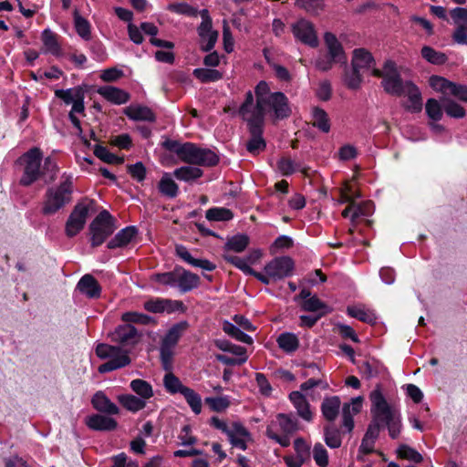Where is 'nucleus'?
<instances>
[{
    "label": "nucleus",
    "instance_id": "obj_1",
    "mask_svg": "<svg viewBox=\"0 0 467 467\" xmlns=\"http://www.w3.org/2000/svg\"><path fill=\"white\" fill-rule=\"evenodd\" d=\"M110 340L117 346L107 343H99L95 348V353L99 359L107 360L98 368L101 374L109 373L129 366L131 362L130 352L126 347H134L141 337L137 328L130 324L119 325L109 334Z\"/></svg>",
    "mask_w": 467,
    "mask_h": 467
},
{
    "label": "nucleus",
    "instance_id": "obj_2",
    "mask_svg": "<svg viewBox=\"0 0 467 467\" xmlns=\"http://www.w3.org/2000/svg\"><path fill=\"white\" fill-rule=\"evenodd\" d=\"M42 158V151L38 148L30 149L19 158V162L24 167L19 181L21 185L30 186L41 178L45 183L55 181L58 171L56 161L51 157H47L41 167Z\"/></svg>",
    "mask_w": 467,
    "mask_h": 467
},
{
    "label": "nucleus",
    "instance_id": "obj_3",
    "mask_svg": "<svg viewBox=\"0 0 467 467\" xmlns=\"http://www.w3.org/2000/svg\"><path fill=\"white\" fill-rule=\"evenodd\" d=\"M163 146L175 153L181 161L191 165L213 166L219 161L218 156L213 150L200 148L192 142L180 143L168 140Z\"/></svg>",
    "mask_w": 467,
    "mask_h": 467
},
{
    "label": "nucleus",
    "instance_id": "obj_4",
    "mask_svg": "<svg viewBox=\"0 0 467 467\" xmlns=\"http://www.w3.org/2000/svg\"><path fill=\"white\" fill-rule=\"evenodd\" d=\"M369 399L371 401V414L376 421L388 428L391 439H397L401 432V417L397 410L392 408L384 398L379 388L374 389Z\"/></svg>",
    "mask_w": 467,
    "mask_h": 467
},
{
    "label": "nucleus",
    "instance_id": "obj_5",
    "mask_svg": "<svg viewBox=\"0 0 467 467\" xmlns=\"http://www.w3.org/2000/svg\"><path fill=\"white\" fill-rule=\"evenodd\" d=\"M255 95L260 96L265 116L274 121L288 118L291 114L288 99L282 92H271L265 81H260L254 89Z\"/></svg>",
    "mask_w": 467,
    "mask_h": 467
},
{
    "label": "nucleus",
    "instance_id": "obj_6",
    "mask_svg": "<svg viewBox=\"0 0 467 467\" xmlns=\"http://www.w3.org/2000/svg\"><path fill=\"white\" fill-rule=\"evenodd\" d=\"M322 389H328V383L323 379H309L300 385V390H294L289 394V400L296 410L297 415L306 421H311L314 413L311 406L306 399L307 395L312 400L319 399V395H316L314 391L309 392L314 388Z\"/></svg>",
    "mask_w": 467,
    "mask_h": 467
},
{
    "label": "nucleus",
    "instance_id": "obj_7",
    "mask_svg": "<svg viewBox=\"0 0 467 467\" xmlns=\"http://www.w3.org/2000/svg\"><path fill=\"white\" fill-rule=\"evenodd\" d=\"M63 181L57 187H50L45 194L42 213L52 215L69 203L73 193V181L69 175H63Z\"/></svg>",
    "mask_w": 467,
    "mask_h": 467
},
{
    "label": "nucleus",
    "instance_id": "obj_8",
    "mask_svg": "<svg viewBox=\"0 0 467 467\" xmlns=\"http://www.w3.org/2000/svg\"><path fill=\"white\" fill-rule=\"evenodd\" d=\"M299 423L296 417L279 413L266 428V436L280 444L282 447L290 445V437L297 431Z\"/></svg>",
    "mask_w": 467,
    "mask_h": 467
},
{
    "label": "nucleus",
    "instance_id": "obj_9",
    "mask_svg": "<svg viewBox=\"0 0 467 467\" xmlns=\"http://www.w3.org/2000/svg\"><path fill=\"white\" fill-rule=\"evenodd\" d=\"M259 95H254L251 90L245 93L244 102L238 109L239 117L246 123L247 128L264 127L265 110Z\"/></svg>",
    "mask_w": 467,
    "mask_h": 467
},
{
    "label": "nucleus",
    "instance_id": "obj_10",
    "mask_svg": "<svg viewBox=\"0 0 467 467\" xmlns=\"http://www.w3.org/2000/svg\"><path fill=\"white\" fill-rule=\"evenodd\" d=\"M294 266V261L289 256L275 257L265 265L263 273L257 272L256 279L265 285H269L271 282L290 276Z\"/></svg>",
    "mask_w": 467,
    "mask_h": 467
},
{
    "label": "nucleus",
    "instance_id": "obj_11",
    "mask_svg": "<svg viewBox=\"0 0 467 467\" xmlns=\"http://www.w3.org/2000/svg\"><path fill=\"white\" fill-rule=\"evenodd\" d=\"M187 327L188 323L186 321L176 323L163 337L160 347V355L165 370H171L174 348Z\"/></svg>",
    "mask_w": 467,
    "mask_h": 467
},
{
    "label": "nucleus",
    "instance_id": "obj_12",
    "mask_svg": "<svg viewBox=\"0 0 467 467\" xmlns=\"http://www.w3.org/2000/svg\"><path fill=\"white\" fill-rule=\"evenodd\" d=\"M373 76L382 78V86L384 90L390 94L400 97L406 88L407 81L403 82L398 73L395 63L388 60L384 64L383 71L379 69L373 70Z\"/></svg>",
    "mask_w": 467,
    "mask_h": 467
},
{
    "label": "nucleus",
    "instance_id": "obj_13",
    "mask_svg": "<svg viewBox=\"0 0 467 467\" xmlns=\"http://www.w3.org/2000/svg\"><path fill=\"white\" fill-rule=\"evenodd\" d=\"M114 222V218L107 210H103L96 216L89 225L92 246L102 244L113 234L116 229Z\"/></svg>",
    "mask_w": 467,
    "mask_h": 467
},
{
    "label": "nucleus",
    "instance_id": "obj_14",
    "mask_svg": "<svg viewBox=\"0 0 467 467\" xmlns=\"http://www.w3.org/2000/svg\"><path fill=\"white\" fill-rule=\"evenodd\" d=\"M94 202L89 199H83L78 202L66 223V234L68 237L77 235L85 226L89 210Z\"/></svg>",
    "mask_w": 467,
    "mask_h": 467
},
{
    "label": "nucleus",
    "instance_id": "obj_15",
    "mask_svg": "<svg viewBox=\"0 0 467 467\" xmlns=\"http://www.w3.org/2000/svg\"><path fill=\"white\" fill-rule=\"evenodd\" d=\"M200 16L202 22L198 26V34L202 42H206L202 44V48L207 52L213 48L218 38V32L213 29L212 18L207 9L201 10Z\"/></svg>",
    "mask_w": 467,
    "mask_h": 467
},
{
    "label": "nucleus",
    "instance_id": "obj_16",
    "mask_svg": "<svg viewBox=\"0 0 467 467\" xmlns=\"http://www.w3.org/2000/svg\"><path fill=\"white\" fill-rule=\"evenodd\" d=\"M294 36L311 47L318 46V39L314 25L306 19H300L292 26Z\"/></svg>",
    "mask_w": 467,
    "mask_h": 467
},
{
    "label": "nucleus",
    "instance_id": "obj_17",
    "mask_svg": "<svg viewBox=\"0 0 467 467\" xmlns=\"http://www.w3.org/2000/svg\"><path fill=\"white\" fill-rule=\"evenodd\" d=\"M145 310L151 313H173L184 312L185 306L182 301L167 298H154L144 303Z\"/></svg>",
    "mask_w": 467,
    "mask_h": 467
},
{
    "label": "nucleus",
    "instance_id": "obj_18",
    "mask_svg": "<svg viewBox=\"0 0 467 467\" xmlns=\"http://www.w3.org/2000/svg\"><path fill=\"white\" fill-rule=\"evenodd\" d=\"M230 443L240 450L247 449V441L251 440V435L247 429L240 422H234L231 425V431L227 435Z\"/></svg>",
    "mask_w": 467,
    "mask_h": 467
},
{
    "label": "nucleus",
    "instance_id": "obj_19",
    "mask_svg": "<svg viewBox=\"0 0 467 467\" xmlns=\"http://www.w3.org/2000/svg\"><path fill=\"white\" fill-rule=\"evenodd\" d=\"M402 96L408 98L403 107L406 110L418 113L422 109V99L420 89L410 81H407L406 88Z\"/></svg>",
    "mask_w": 467,
    "mask_h": 467
},
{
    "label": "nucleus",
    "instance_id": "obj_20",
    "mask_svg": "<svg viewBox=\"0 0 467 467\" xmlns=\"http://www.w3.org/2000/svg\"><path fill=\"white\" fill-rule=\"evenodd\" d=\"M86 425L93 431H109L117 428V421L108 416L101 414H93L86 418Z\"/></svg>",
    "mask_w": 467,
    "mask_h": 467
},
{
    "label": "nucleus",
    "instance_id": "obj_21",
    "mask_svg": "<svg viewBox=\"0 0 467 467\" xmlns=\"http://www.w3.org/2000/svg\"><path fill=\"white\" fill-rule=\"evenodd\" d=\"M124 114L129 119L136 121L154 122L156 120V116L150 108L138 104L125 108Z\"/></svg>",
    "mask_w": 467,
    "mask_h": 467
},
{
    "label": "nucleus",
    "instance_id": "obj_22",
    "mask_svg": "<svg viewBox=\"0 0 467 467\" xmlns=\"http://www.w3.org/2000/svg\"><path fill=\"white\" fill-rule=\"evenodd\" d=\"M325 44L327 48L328 56L337 63H346V56L342 45L332 33H326L324 36Z\"/></svg>",
    "mask_w": 467,
    "mask_h": 467
},
{
    "label": "nucleus",
    "instance_id": "obj_23",
    "mask_svg": "<svg viewBox=\"0 0 467 467\" xmlns=\"http://www.w3.org/2000/svg\"><path fill=\"white\" fill-rule=\"evenodd\" d=\"M98 93L108 101L117 105L125 104L130 99L128 92L112 86L100 87L98 89Z\"/></svg>",
    "mask_w": 467,
    "mask_h": 467
},
{
    "label": "nucleus",
    "instance_id": "obj_24",
    "mask_svg": "<svg viewBox=\"0 0 467 467\" xmlns=\"http://www.w3.org/2000/svg\"><path fill=\"white\" fill-rule=\"evenodd\" d=\"M79 292L88 298H98L101 293V286L91 275H83L77 285Z\"/></svg>",
    "mask_w": 467,
    "mask_h": 467
},
{
    "label": "nucleus",
    "instance_id": "obj_25",
    "mask_svg": "<svg viewBox=\"0 0 467 467\" xmlns=\"http://www.w3.org/2000/svg\"><path fill=\"white\" fill-rule=\"evenodd\" d=\"M91 403L95 410L103 413L117 415L119 412V407L101 391L94 394Z\"/></svg>",
    "mask_w": 467,
    "mask_h": 467
},
{
    "label": "nucleus",
    "instance_id": "obj_26",
    "mask_svg": "<svg viewBox=\"0 0 467 467\" xmlns=\"http://www.w3.org/2000/svg\"><path fill=\"white\" fill-rule=\"evenodd\" d=\"M200 278L197 275L184 269H177L176 287L181 292H188L199 285Z\"/></svg>",
    "mask_w": 467,
    "mask_h": 467
},
{
    "label": "nucleus",
    "instance_id": "obj_27",
    "mask_svg": "<svg viewBox=\"0 0 467 467\" xmlns=\"http://www.w3.org/2000/svg\"><path fill=\"white\" fill-rule=\"evenodd\" d=\"M352 67L355 69H376L372 55L364 48L355 49L353 52Z\"/></svg>",
    "mask_w": 467,
    "mask_h": 467
},
{
    "label": "nucleus",
    "instance_id": "obj_28",
    "mask_svg": "<svg viewBox=\"0 0 467 467\" xmlns=\"http://www.w3.org/2000/svg\"><path fill=\"white\" fill-rule=\"evenodd\" d=\"M251 135L247 141L246 149L250 153L257 154L265 148V141L263 138L264 127L248 128Z\"/></svg>",
    "mask_w": 467,
    "mask_h": 467
},
{
    "label": "nucleus",
    "instance_id": "obj_29",
    "mask_svg": "<svg viewBox=\"0 0 467 467\" xmlns=\"http://www.w3.org/2000/svg\"><path fill=\"white\" fill-rule=\"evenodd\" d=\"M341 406V400L337 396L327 397L321 404V411L324 418L328 421H334Z\"/></svg>",
    "mask_w": 467,
    "mask_h": 467
},
{
    "label": "nucleus",
    "instance_id": "obj_30",
    "mask_svg": "<svg viewBox=\"0 0 467 467\" xmlns=\"http://www.w3.org/2000/svg\"><path fill=\"white\" fill-rule=\"evenodd\" d=\"M137 234V229L134 226H128L120 230L115 236L108 243L109 249H115L127 245Z\"/></svg>",
    "mask_w": 467,
    "mask_h": 467
},
{
    "label": "nucleus",
    "instance_id": "obj_31",
    "mask_svg": "<svg viewBox=\"0 0 467 467\" xmlns=\"http://www.w3.org/2000/svg\"><path fill=\"white\" fill-rule=\"evenodd\" d=\"M312 124L324 133H328L331 129L328 114L319 107H313L311 109Z\"/></svg>",
    "mask_w": 467,
    "mask_h": 467
},
{
    "label": "nucleus",
    "instance_id": "obj_32",
    "mask_svg": "<svg viewBox=\"0 0 467 467\" xmlns=\"http://www.w3.org/2000/svg\"><path fill=\"white\" fill-rule=\"evenodd\" d=\"M158 189L161 194L171 199L177 197L179 193V186L169 172L163 173L159 182Z\"/></svg>",
    "mask_w": 467,
    "mask_h": 467
},
{
    "label": "nucleus",
    "instance_id": "obj_33",
    "mask_svg": "<svg viewBox=\"0 0 467 467\" xmlns=\"http://www.w3.org/2000/svg\"><path fill=\"white\" fill-rule=\"evenodd\" d=\"M276 343L284 352L288 354L296 352L299 348L298 337L290 332L281 333L276 338Z\"/></svg>",
    "mask_w": 467,
    "mask_h": 467
},
{
    "label": "nucleus",
    "instance_id": "obj_34",
    "mask_svg": "<svg viewBox=\"0 0 467 467\" xmlns=\"http://www.w3.org/2000/svg\"><path fill=\"white\" fill-rule=\"evenodd\" d=\"M130 388L138 395L137 397L142 399L145 402L151 399L154 395L152 386L144 379H136L131 380L130 383Z\"/></svg>",
    "mask_w": 467,
    "mask_h": 467
},
{
    "label": "nucleus",
    "instance_id": "obj_35",
    "mask_svg": "<svg viewBox=\"0 0 467 467\" xmlns=\"http://www.w3.org/2000/svg\"><path fill=\"white\" fill-rule=\"evenodd\" d=\"M118 401L120 405L130 412H138L146 407V402L142 399L132 394H122L118 396Z\"/></svg>",
    "mask_w": 467,
    "mask_h": 467
},
{
    "label": "nucleus",
    "instance_id": "obj_36",
    "mask_svg": "<svg viewBox=\"0 0 467 467\" xmlns=\"http://www.w3.org/2000/svg\"><path fill=\"white\" fill-rule=\"evenodd\" d=\"M173 176L183 182L194 181L202 176V171L198 167L182 166L173 171Z\"/></svg>",
    "mask_w": 467,
    "mask_h": 467
},
{
    "label": "nucleus",
    "instance_id": "obj_37",
    "mask_svg": "<svg viewBox=\"0 0 467 467\" xmlns=\"http://www.w3.org/2000/svg\"><path fill=\"white\" fill-rule=\"evenodd\" d=\"M249 244V237L245 234H237L228 239L224 244V253L234 251L235 253H241L246 249Z\"/></svg>",
    "mask_w": 467,
    "mask_h": 467
},
{
    "label": "nucleus",
    "instance_id": "obj_38",
    "mask_svg": "<svg viewBox=\"0 0 467 467\" xmlns=\"http://www.w3.org/2000/svg\"><path fill=\"white\" fill-rule=\"evenodd\" d=\"M223 259L234 265L235 267L243 271L245 275H253L256 278L257 272L254 271L249 265L248 261L245 258L239 257L236 255L230 254L229 253H224L223 254Z\"/></svg>",
    "mask_w": 467,
    "mask_h": 467
},
{
    "label": "nucleus",
    "instance_id": "obj_39",
    "mask_svg": "<svg viewBox=\"0 0 467 467\" xmlns=\"http://www.w3.org/2000/svg\"><path fill=\"white\" fill-rule=\"evenodd\" d=\"M42 41L46 52L57 56L60 53V46L57 43V36L49 29L42 32Z\"/></svg>",
    "mask_w": 467,
    "mask_h": 467
},
{
    "label": "nucleus",
    "instance_id": "obj_40",
    "mask_svg": "<svg viewBox=\"0 0 467 467\" xmlns=\"http://www.w3.org/2000/svg\"><path fill=\"white\" fill-rule=\"evenodd\" d=\"M168 371L169 372L166 373L163 378V385L165 389L171 394H182V389H187L188 387L184 386L180 379L176 377L172 372L170 370Z\"/></svg>",
    "mask_w": 467,
    "mask_h": 467
},
{
    "label": "nucleus",
    "instance_id": "obj_41",
    "mask_svg": "<svg viewBox=\"0 0 467 467\" xmlns=\"http://www.w3.org/2000/svg\"><path fill=\"white\" fill-rule=\"evenodd\" d=\"M182 395L196 415L202 412V398L195 390L188 387L182 389Z\"/></svg>",
    "mask_w": 467,
    "mask_h": 467
},
{
    "label": "nucleus",
    "instance_id": "obj_42",
    "mask_svg": "<svg viewBox=\"0 0 467 467\" xmlns=\"http://www.w3.org/2000/svg\"><path fill=\"white\" fill-rule=\"evenodd\" d=\"M74 25L77 33L85 40L90 38V25L87 19L82 17L78 9L74 11Z\"/></svg>",
    "mask_w": 467,
    "mask_h": 467
},
{
    "label": "nucleus",
    "instance_id": "obj_43",
    "mask_svg": "<svg viewBox=\"0 0 467 467\" xmlns=\"http://www.w3.org/2000/svg\"><path fill=\"white\" fill-rule=\"evenodd\" d=\"M121 320L127 324L136 323L141 325H149L154 323V318L143 313L129 311L121 316Z\"/></svg>",
    "mask_w": 467,
    "mask_h": 467
},
{
    "label": "nucleus",
    "instance_id": "obj_44",
    "mask_svg": "<svg viewBox=\"0 0 467 467\" xmlns=\"http://www.w3.org/2000/svg\"><path fill=\"white\" fill-rule=\"evenodd\" d=\"M430 86L437 92L442 93L444 96L451 94L453 82L439 76L430 78Z\"/></svg>",
    "mask_w": 467,
    "mask_h": 467
},
{
    "label": "nucleus",
    "instance_id": "obj_45",
    "mask_svg": "<svg viewBox=\"0 0 467 467\" xmlns=\"http://www.w3.org/2000/svg\"><path fill=\"white\" fill-rule=\"evenodd\" d=\"M443 105L435 99H429L425 104V111L429 119L433 121H439L443 116Z\"/></svg>",
    "mask_w": 467,
    "mask_h": 467
},
{
    "label": "nucleus",
    "instance_id": "obj_46",
    "mask_svg": "<svg viewBox=\"0 0 467 467\" xmlns=\"http://www.w3.org/2000/svg\"><path fill=\"white\" fill-rule=\"evenodd\" d=\"M193 75L203 83L217 81L223 78L220 71L210 68H196Z\"/></svg>",
    "mask_w": 467,
    "mask_h": 467
},
{
    "label": "nucleus",
    "instance_id": "obj_47",
    "mask_svg": "<svg viewBox=\"0 0 467 467\" xmlns=\"http://www.w3.org/2000/svg\"><path fill=\"white\" fill-rule=\"evenodd\" d=\"M353 207L354 212L351 215V222L353 223L356 222L357 219L363 216H368L374 211L373 203L369 201L362 202H356L353 201Z\"/></svg>",
    "mask_w": 467,
    "mask_h": 467
},
{
    "label": "nucleus",
    "instance_id": "obj_48",
    "mask_svg": "<svg viewBox=\"0 0 467 467\" xmlns=\"http://www.w3.org/2000/svg\"><path fill=\"white\" fill-rule=\"evenodd\" d=\"M421 56L428 62L435 65H442L446 62L447 59L445 54L438 52L428 46H425L421 48Z\"/></svg>",
    "mask_w": 467,
    "mask_h": 467
},
{
    "label": "nucleus",
    "instance_id": "obj_49",
    "mask_svg": "<svg viewBox=\"0 0 467 467\" xmlns=\"http://www.w3.org/2000/svg\"><path fill=\"white\" fill-rule=\"evenodd\" d=\"M397 453L400 458L410 461L414 463H419L423 460V457L420 452L405 444L399 446Z\"/></svg>",
    "mask_w": 467,
    "mask_h": 467
},
{
    "label": "nucleus",
    "instance_id": "obj_50",
    "mask_svg": "<svg viewBox=\"0 0 467 467\" xmlns=\"http://www.w3.org/2000/svg\"><path fill=\"white\" fill-rule=\"evenodd\" d=\"M85 111L84 106V95L82 97L77 99L75 102L72 103V109L69 112V119L72 122L73 126L78 129L81 132V125L80 120L76 116V113L83 114Z\"/></svg>",
    "mask_w": 467,
    "mask_h": 467
},
{
    "label": "nucleus",
    "instance_id": "obj_51",
    "mask_svg": "<svg viewBox=\"0 0 467 467\" xmlns=\"http://www.w3.org/2000/svg\"><path fill=\"white\" fill-rule=\"evenodd\" d=\"M302 307L306 311L317 312L322 311V315L329 312L328 306L323 303L317 296H310L303 302Z\"/></svg>",
    "mask_w": 467,
    "mask_h": 467
},
{
    "label": "nucleus",
    "instance_id": "obj_52",
    "mask_svg": "<svg viewBox=\"0 0 467 467\" xmlns=\"http://www.w3.org/2000/svg\"><path fill=\"white\" fill-rule=\"evenodd\" d=\"M233 218V213L226 208H211L206 212V219L215 222H225Z\"/></svg>",
    "mask_w": 467,
    "mask_h": 467
},
{
    "label": "nucleus",
    "instance_id": "obj_53",
    "mask_svg": "<svg viewBox=\"0 0 467 467\" xmlns=\"http://www.w3.org/2000/svg\"><path fill=\"white\" fill-rule=\"evenodd\" d=\"M443 109L446 114L451 118L461 119L465 116V109L450 99H444L442 100Z\"/></svg>",
    "mask_w": 467,
    "mask_h": 467
},
{
    "label": "nucleus",
    "instance_id": "obj_54",
    "mask_svg": "<svg viewBox=\"0 0 467 467\" xmlns=\"http://www.w3.org/2000/svg\"><path fill=\"white\" fill-rule=\"evenodd\" d=\"M215 345L219 349L230 352L235 355L236 357H247L246 349L244 347L234 345L227 340H217L215 342Z\"/></svg>",
    "mask_w": 467,
    "mask_h": 467
},
{
    "label": "nucleus",
    "instance_id": "obj_55",
    "mask_svg": "<svg viewBox=\"0 0 467 467\" xmlns=\"http://www.w3.org/2000/svg\"><path fill=\"white\" fill-rule=\"evenodd\" d=\"M325 441L330 448H339L341 446V436L339 431L330 426L326 427Z\"/></svg>",
    "mask_w": 467,
    "mask_h": 467
},
{
    "label": "nucleus",
    "instance_id": "obj_56",
    "mask_svg": "<svg viewBox=\"0 0 467 467\" xmlns=\"http://www.w3.org/2000/svg\"><path fill=\"white\" fill-rule=\"evenodd\" d=\"M57 98L62 99L67 105L72 104L77 99L82 97L83 93L79 89H57L55 91Z\"/></svg>",
    "mask_w": 467,
    "mask_h": 467
},
{
    "label": "nucleus",
    "instance_id": "obj_57",
    "mask_svg": "<svg viewBox=\"0 0 467 467\" xmlns=\"http://www.w3.org/2000/svg\"><path fill=\"white\" fill-rule=\"evenodd\" d=\"M347 311L350 317H355L363 322L370 323L375 318L374 314L372 312L363 307L348 306Z\"/></svg>",
    "mask_w": 467,
    "mask_h": 467
},
{
    "label": "nucleus",
    "instance_id": "obj_58",
    "mask_svg": "<svg viewBox=\"0 0 467 467\" xmlns=\"http://www.w3.org/2000/svg\"><path fill=\"white\" fill-rule=\"evenodd\" d=\"M205 403L213 411L221 412L225 410L230 406V400L228 397H216V398H206Z\"/></svg>",
    "mask_w": 467,
    "mask_h": 467
},
{
    "label": "nucleus",
    "instance_id": "obj_59",
    "mask_svg": "<svg viewBox=\"0 0 467 467\" xmlns=\"http://www.w3.org/2000/svg\"><path fill=\"white\" fill-rule=\"evenodd\" d=\"M151 280L156 281L161 285L176 287L177 269L172 272L154 274Z\"/></svg>",
    "mask_w": 467,
    "mask_h": 467
},
{
    "label": "nucleus",
    "instance_id": "obj_60",
    "mask_svg": "<svg viewBox=\"0 0 467 467\" xmlns=\"http://www.w3.org/2000/svg\"><path fill=\"white\" fill-rule=\"evenodd\" d=\"M313 458L319 467H327L328 464V454L321 443H317L313 449Z\"/></svg>",
    "mask_w": 467,
    "mask_h": 467
},
{
    "label": "nucleus",
    "instance_id": "obj_61",
    "mask_svg": "<svg viewBox=\"0 0 467 467\" xmlns=\"http://www.w3.org/2000/svg\"><path fill=\"white\" fill-rule=\"evenodd\" d=\"M293 239L287 235H280L277 237L270 247L272 254L280 250L289 249L293 246Z\"/></svg>",
    "mask_w": 467,
    "mask_h": 467
},
{
    "label": "nucleus",
    "instance_id": "obj_62",
    "mask_svg": "<svg viewBox=\"0 0 467 467\" xmlns=\"http://www.w3.org/2000/svg\"><path fill=\"white\" fill-rule=\"evenodd\" d=\"M332 95L331 83L328 80H322L319 82L317 88L316 89V96L322 101H327L330 99Z\"/></svg>",
    "mask_w": 467,
    "mask_h": 467
},
{
    "label": "nucleus",
    "instance_id": "obj_63",
    "mask_svg": "<svg viewBox=\"0 0 467 467\" xmlns=\"http://www.w3.org/2000/svg\"><path fill=\"white\" fill-rule=\"evenodd\" d=\"M277 168L279 171L285 175H290L294 173L297 169V164L290 158H281L277 162Z\"/></svg>",
    "mask_w": 467,
    "mask_h": 467
},
{
    "label": "nucleus",
    "instance_id": "obj_64",
    "mask_svg": "<svg viewBox=\"0 0 467 467\" xmlns=\"http://www.w3.org/2000/svg\"><path fill=\"white\" fill-rule=\"evenodd\" d=\"M255 381L259 389L260 393L263 396L269 397L272 393V386L265 375L263 373H255Z\"/></svg>",
    "mask_w": 467,
    "mask_h": 467
}]
</instances>
